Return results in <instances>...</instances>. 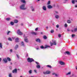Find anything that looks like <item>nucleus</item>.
<instances>
[{
	"label": "nucleus",
	"instance_id": "obj_31",
	"mask_svg": "<svg viewBox=\"0 0 77 77\" xmlns=\"http://www.w3.org/2000/svg\"><path fill=\"white\" fill-rule=\"evenodd\" d=\"M46 74H48L50 73V71H46Z\"/></svg>",
	"mask_w": 77,
	"mask_h": 77
},
{
	"label": "nucleus",
	"instance_id": "obj_52",
	"mask_svg": "<svg viewBox=\"0 0 77 77\" xmlns=\"http://www.w3.org/2000/svg\"><path fill=\"white\" fill-rule=\"evenodd\" d=\"M13 50L12 49H11L10 50V52H12Z\"/></svg>",
	"mask_w": 77,
	"mask_h": 77
},
{
	"label": "nucleus",
	"instance_id": "obj_17",
	"mask_svg": "<svg viewBox=\"0 0 77 77\" xmlns=\"http://www.w3.org/2000/svg\"><path fill=\"white\" fill-rule=\"evenodd\" d=\"M20 2L23 3H26V1H25V0H20Z\"/></svg>",
	"mask_w": 77,
	"mask_h": 77
},
{
	"label": "nucleus",
	"instance_id": "obj_10",
	"mask_svg": "<svg viewBox=\"0 0 77 77\" xmlns=\"http://www.w3.org/2000/svg\"><path fill=\"white\" fill-rule=\"evenodd\" d=\"M35 40L36 42H38L39 43H41V40L39 38L36 39Z\"/></svg>",
	"mask_w": 77,
	"mask_h": 77
},
{
	"label": "nucleus",
	"instance_id": "obj_7",
	"mask_svg": "<svg viewBox=\"0 0 77 77\" xmlns=\"http://www.w3.org/2000/svg\"><path fill=\"white\" fill-rule=\"evenodd\" d=\"M42 9L43 11H47V8L45 6H43L42 7Z\"/></svg>",
	"mask_w": 77,
	"mask_h": 77
},
{
	"label": "nucleus",
	"instance_id": "obj_59",
	"mask_svg": "<svg viewBox=\"0 0 77 77\" xmlns=\"http://www.w3.org/2000/svg\"><path fill=\"white\" fill-rule=\"evenodd\" d=\"M75 8H77V5H75Z\"/></svg>",
	"mask_w": 77,
	"mask_h": 77
},
{
	"label": "nucleus",
	"instance_id": "obj_58",
	"mask_svg": "<svg viewBox=\"0 0 77 77\" xmlns=\"http://www.w3.org/2000/svg\"><path fill=\"white\" fill-rule=\"evenodd\" d=\"M36 50H39V48H36Z\"/></svg>",
	"mask_w": 77,
	"mask_h": 77
},
{
	"label": "nucleus",
	"instance_id": "obj_28",
	"mask_svg": "<svg viewBox=\"0 0 77 77\" xmlns=\"http://www.w3.org/2000/svg\"><path fill=\"white\" fill-rule=\"evenodd\" d=\"M21 45L23 47H24V46H25V45H24V42H21Z\"/></svg>",
	"mask_w": 77,
	"mask_h": 77
},
{
	"label": "nucleus",
	"instance_id": "obj_62",
	"mask_svg": "<svg viewBox=\"0 0 77 77\" xmlns=\"http://www.w3.org/2000/svg\"><path fill=\"white\" fill-rule=\"evenodd\" d=\"M40 1V0H37V1H38V2H39Z\"/></svg>",
	"mask_w": 77,
	"mask_h": 77
},
{
	"label": "nucleus",
	"instance_id": "obj_9",
	"mask_svg": "<svg viewBox=\"0 0 77 77\" xmlns=\"http://www.w3.org/2000/svg\"><path fill=\"white\" fill-rule=\"evenodd\" d=\"M72 2L73 4H75V3H77V0H72Z\"/></svg>",
	"mask_w": 77,
	"mask_h": 77
},
{
	"label": "nucleus",
	"instance_id": "obj_24",
	"mask_svg": "<svg viewBox=\"0 0 77 77\" xmlns=\"http://www.w3.org/2000/svg\"><path fill=\"white\" fill-rule=\"evenodd\" d=\"M29 74H32V70H30L29 71Z\"/></svg>",
	"mask_w": 77,
	"mask_h": 77
},
{
	"label": "nucleus",
	"instance_id": "obj_29",
	"mask_svg": "<svg viewBox=\"0 0 77 77\" xmlns=\"http://www.w3.org/2000/svg\"><path fill=\"white\" fill-rule=\"evenodd\" d=\"M7 59L9 62H11V59L9 57H7Z\"/></svg>",
	"mask_w": 77,
	"mask_h": 77
},
{
	"label": "nucleus",
	"instance_id": "obj_8",
	"mask_svg": "<svg viewBox=\"0 0 77 77\" xmlns=\"http://www.w3.org/2000/svg\"><path fill=\"white\" fill-rule=\"evenodd\" d=\"M13 73H17V69H14L12 71Z\"/></svg>",
	"mask_w": 77,
	"mask_h": 77
},
{
	"label": "nucleus",
	"instance_id": "obj_5",
	"mask_svg": "<svg viewBox=\"0 0 77 77\" xmlns=\"http://www.w3.org/2000/svg\"><path fill=\"white\" fill-rule=\"evenodd\" d=\"M17 33L19 35H21L23 34V33L20 31V29L17 30Z\"/></svg>",
	"mask_w": 77,
	"mask_h": 77
},
{
	"label": "nucleus",
	"instance_id": "obj_13",
	"mask_svg": "<svg viewBox=\"0 0 77 77\" xmlns=\"http://www.w3.org/2000/svg\"><path fill=\"white\" fill-rule=\"evenodd\" d=\"M3 61L4 63H7L8 61H7V60L6 58H4L3 59Z\"/></svg>",
	"mask_w": 77,
	"mask_h": 77
},
{
	"label": "nucleus",
	"instance_id": "obj_18",
	"mask_svg": "<svg viewBox=\"0 0 77 77\" xmlns=\"http://www.w3.org/2000/svg\"><path fill=\"white\" fill-rule=\"evenodd\" d=\"M31 34L32 35H36L37 33L36 32H31Z\"/></svg>",
	"mask_w": 77,
	"mask_h": 77
},
{
	"label": "nucleus",
	"instance_id": "obj_1",
	"mask_svg": "<svg viewBox=\"0 0 77 77\" xmlns=\"http://www.w3.org/2000/svg\"><path fill=\"white\" fill-rule=\"evenodd\" d=\"M25 7V4H23L21 5L20 6V9L22 10H26L27 9L26 7Z\"/></svg>",
	"mask_w": 77,
	"mask_h": 77
},
{
	"label": "nucleus",
	"instance_id": "obj_38",
	"mask_svg": "<svg viewBox=\"0 0 77 77\" xmlns=\"http://www.w3.org/2000/svg\"><path fill=\"white\" fill-rule=\"evenodd\" d=\"M55 76H56V77H59V74H56Z\"/></svg>",
	"mask_w": 77,
	"mask_h": 77
},
{
	"label": "nucleus",
	"instance_id": "obj_40",
	"mask_svg": "<svg viewBox=\"0 0 77 77\" xmlns=\"http://www.w3.org/2000/svg\"><path fill=\"white\" fill-rule=\"evenodd\" d=\"M75 36V34H72V38H74V37Z\"/></svg>",
	"mask_w": 77,
	"mask_h": 77
},
{
	"label": "nucleus",
	"instance_id": "obj_50",
	"mask_svg": "<svg viewBox=\"0 0 77 77\" xmlns=\"http://www.w3.org/2000/svg\"><path fill=\"white\" fill-rule=\"evenodd\" d=\"M35 63H36V64L37 65H39V63H38V62H36Z\"/></svg>",
	"mask_w": 77,
	"mask_h": 77
},
{
	"label": "nucleus",
	"instance_id": "obj_60",
	"mask_svg": "<svg viewBox=\"0 0 77 77\" xmlns=\"http://www.w3.org/2000/svg\"><path fill=\"white\" fill-rule=\"evenodd\" d=\"M1 60H2V59L0 58V62H1Z\"/></svg>",
	"mask_w": 77,
	"mask_h": 77
},
{
	"label": "nucleus",
	"instance_id": "obj_48",
	"mask_svg": "<svg viewBox=\"0 0 77 77\" xmlns=\"http://www.w3.org/2000/svg\"><path fill=\"white\" fill-rule=\"evenodd\" d=\"M16 56L17 57V58H18V59H19V58H20V57H19V56L18 55H16Z\"/></svg>",
	"mask_w": 77,
	"mask_h": 77
},
{
	"label": "nucleus",
	"instance_id": "obj_16",
	"mask_svg": "<svg viewBox=\"0 0 77 77\" xmlns=\"http://www.w3.org/2000/svg\"><path fill=\"white\" fill-rule=\"evenodd\" d=\"M31 8L32 9V11H35V8H34L33 7V6H31Z\"/></svg>",
	"mask_w": 77,
	"mask_h": 77
},
{
	"label": "nucleus",
	"instance_id": "obj_23",
	"mask_svg": "<svg viewBox=\"0 0 77 77\" xmlns=\"http://www.w3.org/2000/svg\"><path fill=\"white\" fill-rule=\"evenodd\" d=\"M12 73H10L8 74V77H12Z\"/></svg>",
	"mask_w": 77,
	"mask_h": 77
},
{
	"label": "nucleus",
	"instance_id": "obj_41",
	"mask_svg": "<svg viewBox=\"0 0 77 77\" xmlns=\"http://www.w3.org/2000/svg\"><path fill=\"white\" fill-rule=\"evenodd\" d=\"M67 26H68V25H67V24L65 23L64 25V27H66Z\"/></svg>",
	"mask_w": 77,
	"mask_h": 77
},
{
	"label": "nucleus",
	"instance_id": "obj_34",
	"mask_svg": "<svg viewBox=\"0 0 77 77\" xmlns=\"http://www.w3.org/2000/svg\"><path fill=\"white\" fill-rule=\"evenodd\" d=\"M54 30L53 29H51V33H54Z\"/></svg>",
	"mask_w": 77,
	"mask_h": 77
},
{
	"label": "nucleus",
	"instance_id": "obj_25",
	"mask_svg": "<svg viewBox=\"0 0 77 77\" xmlns=\"http://www.w3.org/2000/svg\"><path fill=\"white\" fill-rule=\"evenodd\" d=\"M66 53L68 55H69V54H70V53L68 51H66Z\"/></svg>",
	"mask_w": 77,
	"mask_h": 77
},
{
	"label": "nucleus",
	"instance_id": "obj_3",
	"mask_svg": "<svg viewBox=\"0 0 77 77\" xmlns=\"http://www.w3.org/2000/svg\"><path fill=\"white\" fill-rule=\"evenodd\" d=\"M53 43H50L51 46H52L53 45H56V41L55 40H53Z\"/></svg>",
	"mask_w": 77,
	"mask_h": 77
},
{
	"label": "nucleus",
	"instance_id": "obj_53",
	"mask_svg": "<svg viewBox=\"0 0 77 77\" xmlns=\"http://www.w3.org/2000/svg\"><path fill=\"white\" fill-rule=\"evenodd\" d=\"M9 68L10 69H12V66H10Z\"/></svg>",
	"mask_w": 77,
	"mask_h": 77
},
{
	"label": "nucleus",
	"instance_id": "obj_14",
	"mask_svg": "<svg viewBox=\"0 0 77 77\" xmlns=\"http://www.w3.org/2000/svg\"><path fill=\"white\" fill-rule=\"evenodd\" d=\"M18 48V45H16L14 47L15 50H17V48Z\"/></svg>",
	"mask_w": 77,
	"mask_h": 77
},
{
	"label": "nucleus",
	"instance_id": "obj_32",
	"mask_svg": "<svg viewBox=\"0 0 77 77\" xmlns=\"http://www.w3.org/2000/svg\"><path fill=\"white\" fill-rule=\"evenodd\" d=\"M55 17L57 19H58V18H59V15H56L55 16Z\"/></svg>",
	"mask_w": 77,
	"mask_h": 77
},
{
	"label": "nucleus",
	"instance_id": "obj_15",
	"mask_svg": "<svg viewBox=\"0 0 77 77\" xmlns=\"http://www.w3.org/2000/svg\"><path fill=\"white\" fill-rule=\"evenodd\" d=\"M19 41H20V40H19V38H17L15 40V41L16 42H19Z\"/></svg>",
	"mask_w": 77,
	"mask_h": 77
},
{
	"label": "nucleus",
	"instance_id": "obj_42",
	"mask_svg": "<svg viewBox=\"0 0 77 77\" xmlns=\"http://www.w3.org/2000/svg\"><path fill=\"white\" fill-rule=\"evenodd\" d=\"M43 38H44L45 39H47V36H45V35L43 36Z\"/></svg>",
	"mask_w": 77,
	"mask_h": 77
},
{
	"label": "nucleus",
	"instance_id": "obj_43",
	"mask_svg": "<svg viewBox=\"0 0 77 77\" xmlns=\"http://www.w3.org/2000/svg\"><path fill=\"white\" fill-rule=\"evenodd\" d=\"M47 67H48L49 68H51V66L50 65H48L47 66Z\"/></svg>",
	"mask_w": 77,
	"mask_h": 77
},
{
	"label": "nucleus",
	"instance_id": "obj_20",
	"mask_svg": "<svg viewBox=\"0 0 77 77\" xmlns=\"http://www.w3.org/2000/svg\"><path fill=\"white\" fill-rule=\"evenodd\" d=\"M14 23H18V21L17 20H15L14 21Z\"/></svg>",
	"mask_w": 77,
	"mask_h": 77
},
{
	"label": "nucleus",
	"instance_id": "obj_33",
	"mask_svg": "<svg viewBox=\"0 0 77 77\" xmlns=\"http://www.w3.org/2000/svg\"><path fill=\"white\" fill-rule=\"evenodd\" d=\"M0 48H2V44L0 43Z\"/></svg>",
	"mask_w": 77,
	"mask_h": 77
},
{
	"label": "nucleus",
	"instance_id": "obj_22",
	"mask_svg": "<svg viewBox=\"0 0 77 77\" xmlns=\"http://www.w3.org/2000/svg\"><path fill=\"white\" fill-rule=\"evenodd\" d=\"M10 24L11 25V26H13L14 24V22H10Z\"/></svg>",
	"mask_w": 77,
	"mask_h": 77
},
{
	"label": "nucleus",
	"instance_id": "obj_46",
	"mask_svg": "<svg viewBox=\"0 0 77 77\" xmlns=\"http://www.w3.org/2000/svg\"><path fill=\"white\" fill-rule=\"evenodd\" d=\"M56 74V73L55 72H53L52 73V75H55Z\"/></svg>",
	"mask_w": 77,
	"mask_h": 77
},
{
	"label": "nucleus",
	"instance_id": "obj_35",
	"mask_svg": "<svg viewBox=\"0 0 77 77\" xmlns=\"http://www.w3.org/2000/svg\"><path fill=\"white\" fill-rule=\"evenodd\" d=\"M48 47H50V46L48 45H45V48H47Z\"/></svg>",
	"mask_w": 77,
	"mask_h": 77
},
{
	"label": "nucleus",
	"instance_id": "obj_27",
	"mask_svg": "<svg viewBox=\"0 0 77 77\" xmlns=\"http://www.w3.org/2000/svg\"><path fill=\"white\" fill-rule=\"evenodd\" d=\"M36 66L37 68H40V67H41V66L39 64L37 65Z\"/></svg>",
	"mask_w": 77,
	"mask_h": 77
},
{
	"label": "nucleus",
	"instance_id": "obj_21",
	"mask_svg": "<svg viewBox=\"0 0 77 77\" xmlns=\"http://www.w3.org/2000/svg\"><path fill=\"white\" fill-rule=\"evenodd\" d=\"M24 41L26 42H29V41H28V39H27V38H25Z\"/></svg>",
	"mask_w": 77,
	"mask_h": 77
},
{
	"label": "nucleus",
	"instance_id": "obj_2",
	"mask_svg": "<svg viewBox=\"0 0 77 77\" xmlns=\"http://www.w3.org/2000/svg\"><path fill=\"white\" fill-rule=\"evenodd\" d=\"M27 61L28 62H30L31 63L32 62L34 61V60H33V58H30L29 57L27 59Z\"/></svg>",
	"mask_w": 77,
	"mask_h": 77
},
{
	"label": "nucleus",
	"instance_id": "obj_37",
	"mask_svg": "<svg viewBox=\"0 0 77 77\" xmlns=\"http://www.w3.org/2000/svg\"><path fill=\"white\" fill-rule=\"evenodd\" d=\"M41 48H42V49H43V48H45V47H44L43 46H40Z\"/></svg>",
	"mask_w": 77,
	"mask_h": 77
},
{
	"label": "nucleus",
	"instance_id": "obj_44",
	"mask_svg": "<svg viewBox=\"0 0 77 77\" xmlns=\"http://www.w3.org/2000/svg\"><path fill=\"white\" fill-rule=\"evenodd\" d=\"M56 26L57 28H59V25L58 24H57Z\"/></svg>",
	"mask_w": 77,
	"mask_h": 77
},
{
	"label": "nucleus",
	"instance_id": "obj_54",
	"mask_svg": "<svg viewBox=\"0 0 77 77\" xmlns=\"http://www.w3.org/2000/svg\"><path fill=\"white\" fill-rule=\"evenodd\" d=\"M72 75V76H75V77H76V76H75L74 74H73Z\"/></svg>",
	"mask_w": 77,
	"mask_h": 77
},
{
	"label": "nucleus",
	"instance_id": "obj_51",
	"mask_svg": "<svg viewBox=\"0 0 77 77\" xmlns=\"http://www.w3.org/2000/svg\"><path fill=\"white\" fill-rule=\"evenodd\" d=\"M38 28H36L35 29V31H37V30H38Z\"/></svg>",
	"mask_w": 77,
	"mask_h": 77
},
{
	"label": "nucleus",
	"instance_id": "obj_26",
	"mask_svg": "<svg viewBox=\"0 0 77 77\" xmlns=\"http://www.w3.org/2000/svg\"><path fill=\"white\" fill-rule=\"evenodd\" d=\"M34 72L36 74H37V73H38V72L37 71V70L36 69L34 70Z\"/></svg>",
	"mask_w": 77,
	"mask_h": 77
},
{
	"label": "nucleus",
	"instance_id": "obj_36",
	"mask_svg": "<svg viewBox=\"0 0 77 77\" xmlns=\"http://www.w3.org/2000/svg\"><path fill=\"white\" fill-rule=\"evenodd\" d=\"M11 33V32L9 31H8L7 32V34L8 35H9V33Z\"/></svg>",
	"mask_w": 77,
	"mask_h": 77
},
{
	"label": "nucleus",
	"instance_id": "obj_39",
	"mask_svg": "<svg viewBox=\"0 0 77 77\" xmlns=\"http://www.w3.org/2000/svg\"><path fill=\"white\" fill-rule=\"evenodd\" d=\"M8 40L9 41H12V38H8Z\"/></svg>",
	"mask_w": 77,
	"mask_h": 77
},
{
	"label": "nucleus",
	"instance_id": "obj_63",
	"mask_svg": "<svg viewBox=\"0 0 77 77\" xmlns=\"http://www.w3.org/2000/svg\"><path fill=\"white\" fill-rule=\"evenodd\" d=\"M71 21H72V19H71Z\"/></svg>",
	"mask_w": 77,
	"mask_h": 77
},
{
	"label": "nucleus",
	"instance_id": "obj_12",
	"mask_svg": "<svg viewBox=\"0 0 77 77\" xmlns=\"http://www.w3.org/2000/svg\"><path fill=\"white\" fill-rule=\"evenodd\" d=\"M71 72H69L66 73V75H71Z\"/></svg>",
	"mask_w": 77,
	"mask_h": 77
},
{
	"label": "nucleus",
	"instance_id": "obj_19",
	"mask_svg": "<svg viewBox=\"0 0 77 77\" xmlns=\"http://www.w3.org/2000/svg\"><path fill=\"white\" fill-rule=\"evenodd\" d=\"M67 23H69V24H70V23H71V20H67Z\"/></svg>",
	"mask_w": 77,
	"mask_h": 77
},
{
	"label": "nucleus",
	"instance_id": "obj_11",
	"mask_svg": "<svg viewBox=\"0 0 77 77\" xmlns=\"http://www.w3.org/2000/svg\"><path fill=\"white\" fill-rule=\"evenodd\" d=\"M47 8L48 9H51V8H53V7L51 6V5H48Z\"/></svg>",
	"mask_w": 77,
	"mask_h": 77
},
{
	"label": "nucleus",
	"instance_id": "obj_45",
	"mask_svg": "<svg viewBox=\"0 0 77 77\" xmlns=\"http://www.w3.org/2000/svg\"><path fill=\"white\" fill-rule=\"evenodd\" d=\"M50 1H49L47 3V5H50Z\"/></svg>",
	"mask_w": 77,
	"mask_h": 77
},
{
	"label": "nucleus",
	"instance_id": "obj_56",
	"mask_svg": "<svg viewBox=\"0 0 77 77\" xmlns=\"http://www.w3.org/2000/svg\"><path fill=\"white\" fill-rule=\"evenodd\" d=\"M48 29V26H47L46 27V30H47Z\"/></svg>",
	"mask_w": 77,
	"mask_h": 77
},
{
	"label": "nucleus",
	"instance_id": "obj_61",
	"mask_svg": "<svg viewBox=\"0 0 77 77\" xmlns=\"http://www.w3.org/2000/svg\"><path fill=\"white\" fill-rule=\"evenodd\" d=\"M10 64H11V65H12V63H10Z\"/></svg>",
	"mask_w": 77,
	"mask_h": 77
},
{
	"label": "nucleus",
	"instance_id": "obj_4",
	"mask_svg": "<svg viewBox=\"0 0 77 77\" xmlns=\"http://www.w3.org/2000/svg\"><path fill=\"white\" fill-rule=\"evenodd\" d=\"M59 63L61 65H65V63L62 61H59Z\"/></svg>",
	"mask_w": 77,
	"mask_h": 77
},
{
	"label": "nucleus",
	"instance_id": "obj_30",
	"mask_svg": "<svg viewBox=\"0 0 77 77\" xmlns=\"http://www.w3.org/2000/svg\"><path fill=\"white\" fill-rule=\"evenodd\" d=\"M11 20V19L10 18H7L6 19V20L7 21H10Z\"/></svg>",
	"mask_w": 77,
	"mask_h": 77
},
{
	"label": "nucleus",
	"instance_id": "obj_64",
	"mask_svg": "<svg viewBox=\"0 0 77 77\" xmlns=\"http://www.w3.org/2000/svg\"><path fill=\"white\" fill-rule=\"evenodd\" d=\"M20 77H23L22 76H20Z\"/></svg>",
	"mask_w": 77,
	"mask_h": 77
},
{
	"label": "nucleus",
	"instance_id": "obj_55",
	"mask_svg": "<svg viewBox=\"0 0 77 77\" xmlns=\"http://www.w3.org/2000/svg\"><path fill=\"white\" fill-rule=\"evenodd\" d=\"M67 31H68V32H69L70 31V30L69 29H67Z\"/></svg>",
	"mask_w": 77,
	"mask_h": 77
},
{
	"label": "nucleus",
	"instance_id": "obj_49",
	"mask_svg": "<svg viewBox=\"0 0 77 77\" xmlns=\"http://www.w3.org/2000/svg\"><path fill=\"white\" fill-rule=\"evenodd\" d=\"M58 37L59 38H60L61 37V34H59L58 35Z\"/></svg>",
	"mask_w": 77,
	"mask_h": 77
},
{
	"label": "nucleus",
	"instance_id": "obj_47",
	"mask_svg": "<svg viewBox=\"0 0 77 77\" xmlns=\"http://www.w3.org/2000/svg\"><path fill=\"white\" fill-rule=\"evenodd\" d=\"M43 74H47V72H43Z\"/></svg>",
	"mask_w": 77,
	"mask_h": 77
},
{
	"label": "nucleus",
	"instance_id": "obj_6",
	"mask_svg": "<svg viewBox=\"0 0 77 77\" xmlns=\"http://www.w3.org/2000/svg\"><path fill=\"white\" fill-rule=\"evenodd\" d=\"M77 31V26L74 29V30H73L72 29L71 30V31L72 32H76Z\"/></svg>",
	"mask_w": 77,
	"mask_h": 77
},
{
	"label": "nucleus",
	"instance_id": "obj_57",
	"mask_svg": "<svg viewBox=\"0 0 77 77\" xmlns=\"http://www.w3.org/2000/svg\"><path fill=\"white\" fill-rule=\"evenodd\" d=\"M55 14H58V12H57V11H56L55 12Z\"/></svg>",
	"mask_w": 77,
	"mask_h": 77
}]
</instances>
